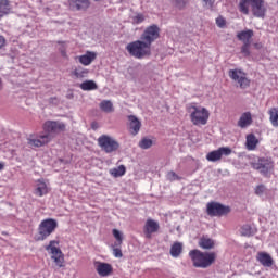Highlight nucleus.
Returning <instances> with one entry per match:
<instances>
[{
  "instance_id": "nucleus-1",
  "label": "nucleus",
  "mask_w": 278,
  "mask_h": 278,
  "mask_svg": "<svg viewBox=\"0 0 278 278\" xmlns=\"http://www.w3.org/2000/svg\"><path fill=\"white\" fill-rule=\"evenodd\" d=\"M238 10L241 14H244V16H249L251 11L255 18H265L267 12L266 2L264 0H240Z\"/></svg>"
},
{
  "instance_id": "nucleus-2",
  "label": "nucleus",
  "mask_w": 278,
  "mask_h": 278,
  "mask_svg": "<svg viewBox=\"0 0 278 278\" xmlns=\"http://www.w3.org/2000/svg\"><path fill=\"white\" fill-rule=\"evenodd\" d=\"M189 257H191L195 268H210V266L216 262V252L191 250L189 252Z\"/></svg>"
},
{
  "instance_id": "nucleus-3",
  "label": "nucleus",
  "mask_w": 278,
  "mask_h": 278,
  "mask_svg": "<svg viewBox=\"0 0 278 278\" xmlns=\"http://www.w3.org/2000/svg\"><path fill=\"white\" fill-rule=\"evenodd\" d=\"M126 51L129 53V55H131V58H136V60L151 58V46H149V43L142 39L129 42L126 46Z\"/></svg>"
},
{
  "instance_id": "nucleus-4",
  "label": "nucleus",
  "mask_w": 278,
  "mask_h": 278,
  "mask_svg": "<svg viewBox=\"0 0 278 278\" xmlns=\"http://www.w3.org/2000/svg\"><path fill=\"white\" fill-rule=\"evenodd\" d=\"M58 229V220L53 218H47L41 220V223L38 226V233L35 237V240L37 242H42L51 236V233H54Z\"/></svg>"
},
{
  "instance_id": "nucleus-5",
  "label": "nucleus",
  "mask_w": 278,
  "mask_h": 278,
  "mask_svg": "<svg viewBox=\"0 0 278 278\" xmlns=\"http://www.w3.org/2000/svg\"><path fill=\"white\" fill-rule=\"evenodd\" d=\"M251 166L254 170L263 175V177H270L275 170V163L268 157H261L256 162H252Z\"/></svg>"
},
{
  "instance_id": "nucleus-6",
  "label": "nucleus",
  "mask_w": 278,
  "mask_h": 278,
  "mask_svg": "<svg viewBox=\"0 0 278 278\" xmlns=\"http://www.w3.org/2000/svg\"><path fill=\"white\" fill-rule=\"evenodd\" d=\"M43 135L48 136L49 142L53 140L58 136V134H62V131H65L66 129V124L62 122H56V121H47L45 122L43 126Z\"/></svg>"
},
{
  "instance_id": "nucleus-7",
  "label": "nucleus",
  "mask_w": 278,
  "mask_h": 278,
  "mask_svg": "<svg viewBox=\"0 0 278 278\" xmlns=\"http://www.w3.org/2000/svg\"><path fill=\"white\" fill-rule=\"evenodd\" d=\"M46 251L50 253L51 260H53L54 264L59 268H64V254L62 253V250H60L59 241H50L49 244L46 247Z\"/></svg>"
},
{
  "instance_id": "nucleus-8",
  "label": "nucleus",
  "mask_w": 278,
  "mask_h": 278,
  "mask_svg": "<svg viewBox=\"0 0 278 278\" xmlns=\"http://www.w3.org/2000/svg\"><path fill=\"white\" fill-rule=\"evenodd\" d=\"M191 123L193 125H207V121H210V111L203 106H191Z\"/></svg>"
},
{
  "instance_id": "nucleus-9",
  "label": "nucleus",
  "mask_w": 278,
  "mask_h": 278,
  "mask_svg": "<svg viewBox=\"0 0 278 278\" xmlns=\"http://www.w3.org/2000/svg\"><path fill=\"white\" fill-rule=\"evenodd\" d=\"M98 144L104 153H114L121 149V143L108 135L100 136L98 138Z\"/></svg>"
},
{
  "instance_id": "nucleus-10",
  "label": "nucleus",
  "mask_w": 278,
  "mask_h": 278,
  "mask_svg": "<svg viewBox=\"0 0 278 278\" xmlns=\"http://www.w3.org/2000/svg\"><path fill=\"white\" fill-rule=\"evenodd\" d=\"M228 76L230 79H232V81H237L242 90H245V88L251 86V80L247 77V73H244L242 70H230L228 71Z\"/></svg>"
},
{
  "instance_id": "nucleus-11",
  "label": "nucleus",
  "mask_w": 278,
  "mask_h": 278,
  "mask_svg": "<svg viewBox=\"0 0 278 278\" xmlns=\"http://www.w3.org/2000/svg\"><path fill=\"white\" fill-rule=\"evenodd\" d=\"M228 76L230 79H232V81H237L242 90H245V88L251 86V80L247 77V73H244L242 70H230L228 71Z\"/></svg>"
},
{
  "instance_id": "nucleus-12",
  "label": "nucleus",
  "mask_w": 278,
  "mask_h": 278,
  "mask_svg": "<svg viewBox=\"0 0 278 278\" xmlns=\"http://www.w3.org/2000/svg\"><path fill=\"white\" fill-rule=\"evenodd\" d=\"M157 38H160V27L155 24L148 26L140 37L150 47Z\"/></svg>"
},
{
  "instance_id": "nucleus-13",
  "label": "nucleus",
  "mask_w": 278,
  "mask_h": 278,
  "mask_svg": "<svg viewBox=\"0 0 278 278\" xmlns=\"http://www.w3.org/2000/svg\"><path fill=\"white\" fill-rule=\"evenodd\" d=\"M49 136H45V134H31L27 137V144L29 149H40V147H46V144H49Z\"/></svg>"
},
{
  "instance_id": "nucleus-14",
  "label": "nucleus",
  "mask_w": 278,
  "mask_h": 278,
  "mask_svg": "<svg viewBox=\"0 0 278 278\" xmlns=\"http://www.w3.org/2000/svg\"><path fill=\"white\" fill-rule=\"evenodd\" d=\"M231 148L229 147H222L217 150H214L212 152H210L206 155V160L208 162H219V160H223V155H225L226 157L231 155Z\"/></svg>"
},
{
  "instance_id": "nucleus-15",
  "label": "nucleus",
  "mask_w": 278,
  "mask_h": 278,
  "mask_svg": "<svg viewBox=\"0 0 278 278\" xmlns=\"http://www.w3.org/2000/svg\"><path fill=\"white\" fill-rule=\"evenodd\" d=\"M160 230V223H157L154 219H147L144 227H143V232L146 238H151V236H153V233H156V231Z\"/></svg>"
},
{
  "instance_id": "nucleus-16",
  "label": "nucleus",
  "mask_w": 278,
  "mask_h": 278,
  "mask_svg": "<svg viewBox=\"0 0 278 278\" xmlns=\"http://www.w3.org/2000/svg\"><path fill=\"white\" fill-rule=\"evenodd\" d=\"M94 266L100 277H110V275H112V270H114L112 265L109 263L96 262Z\"/></svg>"
},
{
  "instance_id": "nucleus-17",
  "label": "nucleus",
  "mask_w": 278,
  "mask_h": 278,
  "mask_svg": "<svg viewBox=\"0 0 278 278\" xmlns=\"http://www.w3.org/2000/svg\"><path fill=\"white\" fill-rule=\"evenodd\" d=\"M68 3L76 12H86L90 8V0H68Z\"/></svg>"
},
{
  "instance_id": "nucleus-18",
  "label": "nucleus",
  "mask_w": 278,
  "mask_h": 278,
  "mask_svg": "<svg viewBox=\"0 0 278 278\" xmlns=\"http://www.w3.org/2000/svg\"><path fill=\"white\" fill-rule=\"evenodd\" d=\"M256 260L265 268H270V266L275 264L273 256H270V254H268L267 252H258L256 255Z\"/></svg>"
},
{
  "instance_id": "nucleus-19",
  "label": "nucleus",
  "mask_w": 278,
  "mask_h": 278,
  "mask_svg": "<svg viewBox=\"0 0 278 278\" xmlns=\"http://www.w3.org/2000/svg\"><path fill=\"white\" fill-rule=\"evenodd\" d=\"M34 194L36 197H45V195L49 194V187L47 186V182H45L43 179L37 180Z\"/></svg>"
},
{
  "instance_id": "nucleus-20",
  "label": "nucleus",
  "mask_w": 278,
  "mask_h": 278,
  "mask_svg": "<svg viewBox=\"0 0 278 278\" xmlns=\"http://www.w3.org/2000/svg\"><path fill=\"white\" fill-rule=\"evenodd\" d=\"M252 124L253 116L251 115V112L243 113L238 121V126L241 127V129H245V127H249V125Z\"/></svg>"
},
{
  "instance_id": "nucleus-21",
  "label": "nucleus",
  "mask_w": 278,
  "mask_h": 278,
  "mask_svg": "<svg viewBox=\"0 0 278 278\" xmlns=\"http://www.w3.org/2000/svg\"><path fill=\"white\" fill-rule=\"evenodd\" d=\"M94 60H97V53L90 52V51H88V52H86V54L79 56V62L84 66H90V64H92V62H94Z\"/></svg>"
},
{
  "instance_id": "nucleus-22",
  "label": "nucleus",
  "mask_w": 278,
  "mask_h": 278,
  "mask_svg": "<svg viewBox=\"0 0 278 278\" xmlns=\"http://www.w3.org/2000/svg\"><path fill=\"white\" fill-rule=\"evenodd\" d=\"M255 194L257 197H265V199H271L273 198V190L266 188L264 185H258L255 188Z\"/></svg>"
},
{
  "instance_id": "nucleus-23",
  "label": "nucleus",
  "mask_w": 278,
  "mask_h": 278,
  "mask_svg": "<svg viewBox=\"0 0 278 278\" xmlns=\"http://www.w3.org/2000/svg\"><path fill=\"white\" fill-rule=\"evenodd\" d=\"M216 242L210 237H201L199 240V247L204 250L214 249Z\"/></svg>"
},
{
  "instance_id": "nucleus-24",
  "label": "nucleus",
  "mask_w": 278,
  "mask_h": 278,
  "mask_svg": "<svg viewBox=\"0 0 278 278\" xmlns=\"http://www.w3.org/2000/svg\"><path fill=\"white\" fill-rule=\"evenodd\" d=\"M128 121L130 122L131 134L132 136H136L138 131H140V127H142V124L138 121V117L134 115H129Z\"/></svg>"
},
{
  "instance_id": "nucleus-25",
  "label": "nucleus",
  "mask_w": 278,
  "mask_h": 278,
  "mask_svg": "<svg viewBox=\"0 0 278 278\" xmlns=\"http://www.w3.org/2000/svg\"><path fill=\"white\" fill-rule=\"evenodd\" d=\"M247 149L248 151H255V149L257 148V144H260V140H257V137H255V135L250 134L247 136Z\"/></svg>"
},
{
  "instance_id": "nucleus-26",
  "label": "nucleus",
  "mask_w": 278,
  "mask_h": 278,
  "mask_svg": "<svg viewBox=\"0 0 278 278\" xmlns=\"http://www.w3.org/2000/svg\"><path fill=\"white\" fill-rule=\"evenodd\" d=\"M254 33L251 29L243 30L237 34L238 40H241V42L247 43L251 42V38H253Z\"/></svg>"
},
{
  "instance_id": "nucleus-27",
  "label": "nucleus",
  "mask_w": 278,
  "mask_h": 278,
  "mask_svg": "<svg viewBox=\"0 0 278 278\" xmlns=\"http://www.w3.org/2000/svg\"><path fill=\"white\" fill-rule=\"evenodd\" d=\"M182 251H184V243L175 242V243H173L169 253H170L172 257H179L181 255Z\"/></svg>"
},
{
  "instance_id": "nucleus-28",
  "label": "nucleus",
  "mask_w": 278,
  "mask_h": 278,
  "mask_svg": "<svg viewBox=\"0 0 278 278\" xmlns=\"http://www.w3.org/2000/svg\"><path fill=\"white\" fill-rule=\"evenodd\" d=\"M268 115L273 127H278V108H271L268 111Z\"/></svg>"
},
{
  "instance_id": "nucleus-29",
  "label": "nucleus",
  "mask_w": 278,
  "mask_h": 278,
  "mask_svg": "<svg viewBox=\"0 0 278 278\" xmlns=\"http://www.w3.org/2000/svg\"><path fill=\"white\" fill-rule=\"evenodd\" d=\"M7 14H10V1L0 0V18H3Z\"/></svg>"
},
{
  "instance_id": "nucleus-30",
  "label": "nucleus",
  "mask_w": 278,
  "mask_h": 278,
  "mask_svg": "<svg viewBox=\"0 0 278 278\" xmlns=\"http://www.w3.org/2000/svg\"><path fill=\"white\" fill-rule=\"evenodd\" d=\"M100 110H102V112H106L108 114H110V112H114V104H112V101L110 100H103L100 103Z\"/></svg>"
},
{
  "instance_id": "nucleus-31",
  "label": "nucleus",
  "mask_w": 278,
  "mask_h": 278,
  "mask_svg": "<svg viewBox=\"0 0 278 278\" xmlns=\"http://www.w3.org/2000/svg\"><path fill=\"white\" fill-rule=\"evenodd\" d=\"M206 214L211 217L217 216L220 218V216H227L229 214V210H207Z\"/></svg>"
},
{
  "instance_id": "nucleus-32",
  "label": "nucleus",
  "mask_w": 278,
  "mask_h": 278,
  "mask_svg": "<svg viewBox=\"0 0 278 278\" xmlns=\"http://www.w3.org/2000/svg\"><path fill=\"white\" fill-rule=\"evenodd\" d=\"M89 71L83 67H78L73 71V75L76 77V79H84L85 77H88Z\"/></svg>"
},
{
  "instance_id": "nucleus-33",
  "label": "nucleus",
  "mask_w": 278,
  "mask_h": 278,
  "mask_svg": "<svg viewBox=\"0 0 278 278\" xmlns=\"http://www.w3.org/2000/svg\"><path fill=\"white\" fill-rule=\"evenodd\" d=\"M81 90H97V83L93 80H86L83 84H80Z\"/></svg>"
},
{
  "instance_id": "nucleus-34",
  "label": "nucleus",
  "mask_w": 278,
  "mask_h": 278,
  "mask_svg": "<svg viewBox=\"0 0 278 278\" xmlns=\"http://www.w3.org/2000/svg\"><path fill=\"white\" fill-rule=\"evenodd\" d=\"M139 147L140 149H151L153 147V140L144 137L139 141Z\"/></svg>"
},
{
  "instance_id": "nucleus-35",
  "label": "nucleus",
  "mask_w": 278,
  "mask_h": 278,
  "mask_svg": "<svg viewBox=\"0 0 278 278\" xmlns=\"http://www.w3.org/2000/svg\"><path fill=\"white\" fill-rule=\"evenodd\" d=\"M127 169L125 168V165H119L117 168H114L111 170V175L113 177H123Z\"/></svg>"
},
{
  "instance_id": "nucleus-36",
  "label": "nucleus",
  "mask_w": 278,
  "mask_h": 278,
  "mask_svg": "<svg viewBox=\"0 0 278 278\" xmlns=\"http://www.w3.org/2000/svg\"><path fill=\"white\" fill-rule=\"evenodd\" d=\"M112 233L116 240V242L114 243L115 247H121V244H123V232H121V230L118 229H113Z\"/></svg>"
},
{
  "instance_id": "nucleus-37",
  "label": "nucleus",
  "mask_w": 278,
  "mask_h": 278,
  "mask_svg": "<svg viewBox=\"0 0 278 278\" xmlns=\"http://www.w3.org/2000/svg\"><path fill=\"white\" fill-rule=\"evenodd\" d=\"M206 210H229V206H225L218 202H208Z\"/></svg>"
},
{
  "instance_id": "nucleus-38",
  "label": "nucleus",
  "mask_w": 278,
  "mask_h": 278,
  "mask_svg": "<svg viewBox=\"0 0 278 278\" xmlns=\"http://www.w3.org/2000/svg\"><path fill=\"white\" fill-rule=\"evenodd\" d=\"M251 42H245L241 47V53L244 55V58H249L251 55Z\"/></svg>"
},
{
  "instance_id": "nucleus-39",
  "label": "nucleus",
  "mask_w": 278,
  "mask_h": 278,
  "mask_svg": "<svg viewBox=\"0 0 278 278\" xmlns=\"http://www.w3.org/2000/svg\"><path fill=\"white\" fill-rule=\"evenodd\" d=\"M114 257H123V251L119 247H116L115 243L112 245Z\"/></svg>"
},
{
  "instance_id": "nucleus-40",
  "label": "nucleus",
  "mask_w": 278,
  "mask_h": 278,
  "mask_svg": "<svg viewBox=\"0 0 278 278\" xmlns=\"http://www.w3.org/2000/svg\"><path fill=\"white\" fill-rule=\"evenodd\" d=\"M188 3H190V0H176V5L180 10H184V8H186V5H188Z\"/></svg>"
},
{
  "instance_id": "nucleus-41",
  "label": "nucleus",
  "mask_w": 278,
  "mask_h": 278,
  "mask_svg": "<svg viewBox=\"0 0 278 278\" xmlns=\"http://www.w3.org/2000/svg\"><path fill=\"white\" fill-rule=\"evenodd\" d=\"M167 179L169 181H177L179 180V176L175 172H168Z\"/></svg>"
},
{
  "instance_id": "nucleus-42",
  "label": "nucleus",
  "mask_w": 278,
  "mask_h": 278,
  "mask_svg": "<svg viewBox=\"0 0 278 278\" xmlns=\"http://www.w3.org/2000/svg\"><path fill=\"white\" fill-rule=\"evenodd\" d=\"M241 233H242V236H252V231H251V226H243L242 228H241Z\"/></svg>"
},
{
  "instance_id": "nucleus-43",
  "label": "nucleus",
  "mask_w": 278,
  "mask_h": 278,
  "mask_svg": "<svg viewBox=\"0 0 278 278\" xmlns=\"http://www.w3.org/2000/svg\"><path fill=\"white\" fill-rule=\"evenodd\" d=\"M134 21L137 25H140V23H144V15L142 14H137L135 17H134Z\"/></svg>"
},
{
  "instance_id": "nucleus-44",
  "label": "nucleus",
  "mask_w": 278,
  "mask_h": 278,
  "mask_svg": "<svg viewBox=\"0 0 278 278\" xmlns=\"http://www.w3.org/2000/svg\"><path fill=\"white\" fill-rule=\"evenodd\" d=\"M59 45H61V47L59 48L61 55L63 58H66V46L64 45V42H60V41H59Z\"/></svg>"
},
{
  "instance_id": "nucleus-45",
  "label": "nucleus",
  "mask_w": 278,
  "mask_h": 278,
  "mask_svg": "<svg viewBox=\"0 0 278 278\" xmlns=\"http://www.w3.org/2000/svg\"><path fill=\"white\" fill-rule=\"evenodd\" d=\"M216 25H217V27H224V26L226 25L225 18H223V17H217V18H216Z\"/></svg>"
},
{
  "instance_id": "nucleus-46",
  "label": "nucleus",
  "mask_w": 278,
  "mask_h": 278,
  "mask_svg": "<svg viewBox=\"0 0 278 278\" xmlns=\"http://www.w3.org/2000/svg\"><path fill=\"white\" fill-rule=\"evenodd\" d=\"M205 5H207V8H210V10H212V8H214V3H216V0H202Z\"/></svg>"
},
{
  "instance_id": "nucleus-47",
  "label": "nucleus",
  "mask_w": 278,
  "mask_h": 278,
  "mask_svg": "<svg viewBox=\"0 0 278 278\" xmlns=\"http://www.w3.org/2000/svg\"><path fill=\"white\" fill-rule=\"evenodd\" d=\"M2 47H5V37H3V36L0 35V49H1Z\"/></svg>"
},
{
  "instance_id": "nucleus-48",
  "label": "nucleus",
  "mask_w": 278,
  "mask_h": 278,
  "mask_svg": "<svg viewBox=\"0 0 278 278\" xmlns=\"http://www.w3.org/2000/svg\"><path fill=\"white\" fill-rule=\"evenodd\" d=\"M5 168V164L0 162V172L3 170Z\"/></svg>"
},
{
  "instance_id": "nucleus-49",
  "label": "nucleus",
  "mask_w": 278,
  "mask_h": 278,
  "mask_svg": "<svg viewBox=\"0 0 278 278\" xmlns=\"http://www.w3.org/2000/svg\"><path fill=\"white\" fill-rule=\"evenodd\" d=\"M50 101H58V99L56 98H51Z\"/></svg>"
},
{
  "instance_id": "nucleus-50",
  "label": "nucleus",
  "mask_w": 278,
  "mask_h": 278,
  "mask_svg": "<svg viewBox=\"0 0 278 278\" xmlns=\"http://www.w3.org/2000/svg\"><path fill=\"white\" fill-rule=\"evenodd\" d=\"M94 1H100V0H94Z\"/></svg>"
}]
</instances>
